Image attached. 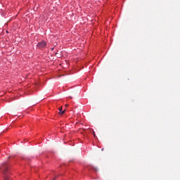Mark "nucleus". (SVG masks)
I'll use <instances>...</instances> for the list:
<instances>
[{
  "mask_svg": "<svg viewBox=\"0 0 180 180\" xmlns=\"http://www.w3.org/2000/svg\"><path fill=\"white\" fill-rule=\"evenodd\" d=\"M9 167L8 166V162H5L3 163L0 167L1 172L4 175V180H10L8 176V174H9Z\"/></svg>",
  "mask_w": 180,
  "mask_h": 180,
  "instance_id": "f257e3e1",
  "label": "nucleus"
},
{
  "mask_svg": "<svg viewBox=\"0 0 180 180\" xmlns=\"http://www.w3.org/2000/svg\"><path fill=\"white\" fill-rule=\"evenodd\" d=\"M47 46V43L44 41H41V42L37 44V47L39 49H44Z\"/></svg>",
  "mask_w": 180,
  "mask_h": 180,
  "instance_id": "f03ea898",
  "label": "nucleus"
},
{
  "mask_svg": "<svg viewBox=\"0 0 180 180\" xmlns=\"http://www.w3.org/2000/svg\"><path fill=\"white\" fill-rule=\"evenodd\" d=\"M58 110H59V115H64V113H65V110L63 111V107L59 108Z\"/></svg>",
  "mask_w": 180,
  "mask_h": 180,
  "instance_id": "7ed1b4c3",
  "label": "nucleus"
},
{
  "mask_svg": "<svg viewBox=\"0 0 180 180\" xmlns=\"http://www.w3.org/2000/svg\"><path fill=\"white\" fill-rule=\"evenodd\" d=\"M94 136L96 137V135L95 134V132H94Z\"/></svg>",
  "mask_w": 180,
  "mask_h": 180,
  "instance_id": "20e7f679",
  "label": "nucleus"
},
{
  "mask_svg": "<svg viewBox=\"0 0 180 180\" xmlns=\"http://www.w3.org/2000/svg\"><path fill=\"white\" fill-rule=\"evenodd\" d=\"M65 106H66V108H68V104H66Z\"/></svg>",
  "mask_w": 180,
  "mask_h": 180,
  "instance_id": "39448f33",
  "label": "nucleus"
},
{
  "mask_svg": "<svg viewBox=\"0 0 180 180\" xmlns=\"http://www.w3.org/2000/svg\"><path fill=\"white\" fill-rule=\"evenodd\" d=\"M56 178H57V177H55V178H54L53 180H55V179H56Z\"/></svg>",
  "mask_w": 180,
  "mask_h": 180,
  "instance_id": "423d86ee",
  "label": "nucleus"
}]
</instances>
